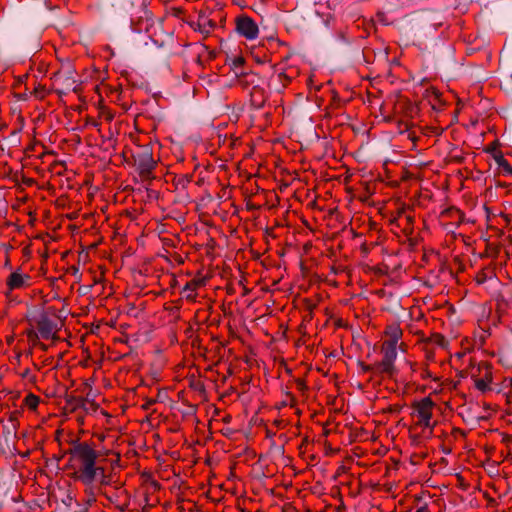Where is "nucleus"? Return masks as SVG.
<instances>
[{"instance_id": "2eb2a0df", "label": "nucleus", "mask_w": 512, "mask_h": 512, "mask_svg": "<svg viewBox=\"0 0 512 512\" xmlns=\"http://www.w3.org/2000/svg\"><path fill=\"white\" fill-rule=\"evenodd\" d=\"M416 512H429V509L427 506H422L416 510Z\"/></svg>"}, {"instance_id": "aec40b11", "label": "nucleus", "mask_w": 512, "mask_h": 512, "mask_svg": "<svg viewBox=\"0 0 512 512\" xmlns=\"http://www.w3.org/2000/svg\"><path fill=\"white\" fill-rule=\"evenodd\" d=\"M354 456H355L356 458H360V456H361V455H360V454H358V453H355V454H354Z\"/></svg>"}, {"instance_id": "6e6552de", "label": "nucleus", "mask_w": 512, "mask_h": 512, "mask_svg": "<svg viewBox=\"0 0 512 512\" xmlns=\"http://www.w3.org/2000/svg\"><path fill=\"white\" fill-rule=\"evenodd\" d=\"M203 284V280H191L185 284L182 293L186 299L193 300L196 296V289Z\"/></svg>"}, {"instance_id": "f3484780", "label": "nucleus", "mask_w": 512, "mask_h": 512, "mask_svg": "<svg viewBox=\"0 0 512 512\" xmlns=\"http://www.w3.org/2000/svg\"><path fill=\"white\" fill-rule=\"evenodd\" d=\"M496 451H497V450H492V449L486 450L487 455H488V457H490V458L494 456V453H495Z\"/></svg>"}, {"instance_id": "423d86ee", "label": "nucleus", "mask_w": 512, "mask_h": 512, "mask_svg": "<svg viewBox=\"0 0 512 512\" xmlns=\"http://www.w3.org/2000/svg\"><path fill=\"white\" fill-rule=\"evenodd\" d=\"M37 329L41 338L52 339L57 331V324L46 315H42L37 321Z\"/></svg>"}, {"instance_id": "f257e3e1", "label": "nucleus", "mask_w": 512, "mask_h": 512, "mask_svg": "<svg viewBox=\"0 0 512 512\" xmlns=\"http://www.w3.org/2000/svg\"><path fill=\"white\" fill-rule=\"evenodd\" d=\"M71 466L78 473V477L84 483H91L96 471L99 469L95 466L96 454L95 450H69Z\"/></svg>"}, {"instance_id": "7ed1b4c3", "label": "nucleus", "mask_w": 512, "mask_h": 512, "mask_svg": "<svg viewBox=\"0 0 512 512\" xmlns=\"http://www.w3.org/2000/svg\"><path fill=\"white\" fill-rule=\"evenodd\" d=\"M31 276L20 269L13 271L6 279L5 294L9 296L14 290H20L30 286Z\"/></svg>"}, {"instance_id": "20e7f679", "label": "nucleus", "mask_w": 512, "mask_h": 512, "mask_svg": "<svg viewBox=\"0 0 512 512\" xmlns=\"http://www.w3.org/2000/svg\"><path fill=\"white\" fill-rule=\"evenodd\" d=\"M383 358L380 362V370L386 374H391L394 370V362L397 358V346L395 341H384L382 346Z\"/></svg>"}, {"instance_id": "f8f14e48", "label": "nucleus", "mask_w": 512, "mask_h": 512, "mask_svg": "<svg viewBox=\"0 0 512 512\" xmlns=\"http://www.w3.org/2000/svg\"><path fill=\"white\" fill-rule=\"evenodd\" d=\"M401 336V332L398 329H394L391 337L388 341H395V346H397V342Z\"/></svg>"}, {"instance_id": "6ab92c4d", "label": "nucleus", "mask_w": 512, "mask_h": 512, "mask_svg": "<svg viewBox=\"0 0 512 512\" xmlns=\"http://www.w3.org/2000/svg\"><path fill=\"white\" fill-rule=\"evenodd\" d=\"M509 457H511V459H512V453H511V450H508V451H507V456H506V458L508 459Z\"/></svg>"}, {"instance_id": "f03ea898", "label": "nucleus", "mask_w": 512, "mask_h": 512, "mask_svg": "<svg viewBox=\"0 0 512 512\" xmlns=\"http://www.w3.org/2000/svg\"><path fill=\"white\" fill-rule=\"evenodd\" d=\"M434 403L428 397L417 402L413 406L412 416L416 420V423L422 427H431L432 425V410Z\"/></svg>"}, {"instance_id": "dca6fc26", "label": "nucleus", "mask_w": 512, "mask_h": 512, "mask_svg": "<svg viewBox=\"0 0 512 512\" xmlns=\"http://www.w3.org/2000/svg\"><path fill=\"white\" fill-rule=\"evenodd\" d=\"M171 456H172L173 458H178V457H180V455H179V451H178V450H172V452H171Z\"/></svg>"}, {"instance_id": "9b49d317", "label": "nucleus", "mask_w": 512, "mask_h": 512, "mask_svg": "<svg viewBox=\"0 0 512 512\" xmlns=\"http://www.w3.org/2000/svg\"><path fill=\"white\" fill-rule=\"evenodd\" d=\"M499 167L507 174H512V166L502 157L497 160Z\"/></svg>"}, {"instance_id": "1a4fd4ad", "label": "nucleus", "mask_w": 512, "mask_h": 512, "mask_svg": "<svg viewBox=\"0 0 512 512\" xmlns=\"http://www.w3.org/2000/svg\"><path fill=\"white\" fill-rule=\"evenodd\" d=\"M40 403V398L35 394H28L24 399V404L32 411H36L38 405Z\"/></svg>"}, {"instance_id": "a211bd4d", "label": "nucleus", "mask_w": 512, "mask_h": 512, "mask_svg": "<svg viewBox=\"0 0 512 512\" xmlns=\"http://www.w3.org/2000/svg\"><path fill=\"white\" fill-rule=\"evenodd\" d=\"M20 455H21L22 457H28V456H29V450H26L25 452L20 453Z\"/></svg>"}, {"instance_id": "0eeeda50", "label": "nucleus", "mask_w": 512, "mask_h": 512, "mask_svg": "<svg viewBox=\"0 0 512 512\" xmlns=\"http://www.w3.org/2000/svg\"><path fill=\"white\" fill-rule=\"evenodd\" d=\"M137 165L142 174H148L154 169L155 161L149 153H143L137 160Z\"/></svg>"}, {"instance_id": "4468645a", "label": "nucleus", "mask_w": 512, "mask_h": 512, "mask_svg": "<svg viewBox=\"0 0 512 512\" xmlns=\"http://www.w3.org/2000/svg\"><path fill=\"white\" fill-rule=\"evenodd\" d=\"M486 387V384L484 383V381L480 380L477 382V388L480 389V390H484Z\"/></svg>"}, {"instance_id": "ddd939ff", "label": "nucleus", "mask_w": 512, "mask_h": 512, "mask_svg": "<svg viewBox=\"0 0 512 512\" xmlns=\"http://www.w3.org/2000/svg\"><path fill=\"white\" fill-rule=\"evenodd\" d=\"M243 59L242 58H236L234 61H233V66H234V69L237 70L239 69L242 65H243Z\"/></svg>"}, {"instance_id": "9d476101", "label": "nucleus", "mask_w": 512, "mask_h": 512, "mask_svg": "<svg viewBox=\"0 0 512 512\" xmlns=\"http://www.w3.org/2000/svg\"><path fill=\"white\" fill-rule=\"evenodd\" d=\"M300 457L307 461L309 465H315L317 463V456L312 453V450H299Z\"/></svg>"}, {"instance_id": "39448f33", "label": "nucleus", "mask_w": 512, "mask_h": 512, "mask_svg": "<svg viewBox=\"0 0 512 512\" xmlns=\"http://www.w3.org/2000/svg\"><path fill=\"white\" fill-rule=\"evenodd\" d=\"M236 31L247 40H254L259 34L258 25L248 16H240L237 18Z\"/></svg>"}]
</instances>
